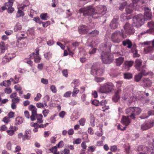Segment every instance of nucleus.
<instances>
[{"label": "nucleus", "instance_id": "nucleus-30", "mask_svg": "<svg viewBox=\"0 0 154 154\" xmlns=\"http://www.w3.org/2000/svg\"><path fill=\"white\" fill-rule=\"evenodd\" d=\"M22 28V25L18 23L15 25L14 28V32H17L19 30H20Z\"/></svg>", "mask_w": 154, "mask_h": 154}, {"label": "nucleus", "instance_id": "nucleus-58", "mask_svg": "<svg viewBox=\"0 0 154 154\" xmlns=\"http://www.w3.org/2000/svg\"><path fill=\"white\" fill-rule=\"evenodd\" d=\"M49 110L48 109H45L42 111V113L43 114L44 116L45 117L47 116V115L49 112Z\"/></svg>", "mask_w": 154, "mask_h": 154}, {"label": "nucleus", "instance_id": "nucleus-20", "mask_svg": "<svg viewBox=\"0 0 154 154\" xmlns=\"http://www.w3.org/2000/svg\"><path fill=\"white\" fill-rule=\"evenodd\" d=\"M128 116H123L121 120L122 123L125 126H128L130 123V120Z\"/></svg>", "mask_w": 154, "mask_h": 154}, {"label": "nucleus", "instance_id": "nucleus-15", "mask_svg": "<svg viewBox=\"0 0 154 154\" xmlns=\"http://www.w3.org/2000/svg\"><path fill=\"white\" fill-rule=\"evenodd\" d=\"M122 90L120 89H118L115 91L114 95L112 98V100L114 102H116L118 101L120 98V94Z\"/></svg>", "mask_w": 154, "mask_h": 154}, {"label": "nucleus", "instance_id": "nucleus-18", "mask_svg": "<svg viewBox=\"0 0 154 154\" xmlns=\"http://www.w3.org/2000/svg\"><path fill=\"white\" fill-rule=\"evenodd\" d=\"M88 31L89 29L88 27L84 25H82L79 27V32L80 34H85Z\"/></svg>", "mask_w": 154, "mask_h": 154}, {"label": "nucleus", "instance_id": "nucleus-4", "mask_svg": "<svg viewBox=\"0 0 154 154\" xmlns=\"http://www.w3.org/2000/svg\"><path fill=\"white\" fill-rule=\"evenodd\" d=\"M140 44L142 45H152L151 46L149 45L144 48V51L146 54L152 53L154 51V39L150 41L144 42Z\"/></svg>", "mask_w": 154, "mask_h": 154}, {"label": "nucleus", "instance_id": "nucleus-16", "mask_svg": "<svg viewBox=\"0 0 154 154\" xmlns=\"http://www.w3.org/2000/svg\"><path fill=\"white\" fill-rule=\"evenodd\" d=\"M144 15L143 17L144 19L146 20L151 19L152 17V13L148 7H145L144 8Z\"/></svg>", "mask_w": 154, "mask_h": 154}, {"label": "nucleus", "instance_id": "nucleus-46", "mask_svg": "<svg viewBox=\"0 0 154 154\" xmlns=\"http://www.w3.org/2000/svg\"><path fill=\"white\" fill-rule=\"evenodd\" d=\"M42 97V95L40 93H38L36 96L34 98V100L35 101H38Z\"/></svg>", "mask_w": 154, "mask_h": 154}, {"label": "nucleus", "instance_id": "nucleus-36", "mask_svg": "<svg viewBox=\"0 0 154 154\" xmlns=\"http://www.w3.org/2000/svg\"><path fill=\"white\" fill-rule=\"evenodd\" d=\"M95 72V74L97 76L102 75L103 72V70L102 69H97V70L94 69Z\"/></svg>", "mask_w": 154, "mask_h": 154}, {"label": "nucleus", "instance_id": "nucleus-8", "mask_svg": "<svg viewBox=\"0 0 154 154\" xmlns=\"http://www.w3.org/2000/svg\"><path fill=\"white\" fill-rule=\"evenodd\" d=\"M39 50L36 48L35 50V53L33 52L30 54V58L31 59H34V62L36 63L40 62L41 58L39 56Z\"/></svg>", "mask_w": 154, "mask_h": 154}, {"label": "nucleus", "instance_id": "nucleus-21", "mask_svg": "<svg viewBox=\"0 0 154 154\" xmlns=\"http://www.w3.org/2000/svg\"><path fill=\"white\" fill-rule=\"evenodd\" d=\"M17 130V127L11 126L9 128V129L6 131V132L8 134L11 136H12L14 134V132Z\"/></svg>", "mask_w": 154, "mask_h": 154}, {"label": "nucleus", "instance_id": "nucleus-1", "mask_svg": "<svg viewBox=\"0 0 154 154\" xmlns=\"http://www.w3.org/2000/svg\"><path fill=\"white\" fill-rule=\"evenodd\" d=\"M127 37L122 29L121 31H115L113 33L111 36V39L113 43L119 44L122 41V39H125Z\"/></svg>", "mask_w": 154, "mask_h": 154}, {"label": "nucleus", "instance_id": "nucleus-28", "mask_svg": "<svg viewBox=\"0 0 154 154\" xmlns=\"http://www.w3.org/2000/svg\"><path fill=\"white\" fill-rule=\"evenodd\" d=\"M134 62L133 61H126L124 65L126 68H129L131 67L134 64Z\"/></svg>", "mask_w": 154, "mask_h": 154}, {"label": "nucleus", "instance_id": "nucleus-55", "mask_svg": "<svg viewBox=\"0 0 154 154\" xmlns=\"http://www.w3.org/2000/svg\"><path fill=\"white\" fill-rule=\"evenodd\" d=\"M92 104L95 106H99L100 105L99 102L96 100H94L92 101Z\"/></svg>", "mask_w": 154, "mask_h": 154}, {"label": "nucleus", "instance_id": "nucleus-60", "mask_svg": "<svg viewBox=\"0 0 154 154\" xmlns=\"http://www.w3.org/2000/svg\"><path fill=\"white\" fill-rule=\"evenodd\" d=\"M62 73L63 75L66 77H67L68 76V73L67 69H65L63 70L62 71Z\"/></svg>", "mask_w": 154, "mask_h": 154}, {"label": "nucleus", "instance_id": "nucleus-50", "mask_svg": "<svg viewBox=\"0 0 154 154\" xmlns=\"http://www.w3.org/2000/svg\"><path fill=\"white\" fill-rule=\"evenodd\" d=\"M82 141V140L80 138H78L75 140L73 142V144H79Z\"/></svg>", "mask_w": 154, "mask_h": 154}, {"label": "nucleus", "instance_id": "nucleus-11", "mask_svg": "<svg viewBox=\"0 0 154 154\" xmlns=\"http://www.w3.org/2000/svg\"><path fill=\"white\" fill-rule=\"evenodd\" d=\"M134 21L136 20V22L139 23L140 25H141L144 21V18L142 14H139L133 17Z\"/></svg>", "mask_w": 154, "mask_h": 154}, {"label": "nucleus", "instance_id": "nucleus-9", "mask_svg": "<svg viewBox=\"0 0 154 154\" xmlns=\"http://www.w3.org/2000/svg\"><path fill=\"white\" fill-rule=\"evenodd\" d=\"M28 109L32 112V115L30 116L31 120L33 121L36 120V115L37 114V109L35 106L32 104L28 107Z\"/></svg>", "mask_w": 154, "mask_h": 154}, {"label": "nucleus", "instance_id": "nucleus-45", "mask_svg": "<svg viewBox=\"0 0 154 154\" xmlns=\"http://www.w3.org/2000/svg\"><path fill=\"white\" fill-rule=\"evenodd\" d=\"M104 79L103 77H97L95 78L94 80L97 82H102Z\"/></svg>", "mask_w": 154, "mask_h": 154}, {"label": "nucleus", "instance_id": "nucleus-12", "mask_svg": "<svg viewBox=\"0 0 154 154\" xmlns=\"http://www.w3.org/2000/svg\"><path fill=\"white\" fill-rule=\"evenodd\" d=\"M96 11L98 12L101 15L103 16L106 13L107 9L105 6L100 5L96 7Z\"/></svg>", "mask_w": 154, "mask_h": 154}, {"label": "nucleus", "instance_id": "nucleus-49", "mask_svg": "<svg viewBox=\"0 0 154 154\" xmlns=\"http://www.w3.org/2000/svg\"><path fill=\"white\" fill-rule=\"evenodd\" d=\"M72 93V92L70 91L66 92L64 94L63 97H69L70 96Z\"/></svg>", "mask_w": 154, "mask_h": 154}, {"label": "nucleus", "instance_id": "nucleus-47", "mask_svg": "<svg viewBox=\"0 0 154 154\" xmlns=\"http://www.w3.org/2000/svg\"><path fill=\"white\" fill-rule=\"evenodd\" d=\"M10 84V81L9 80L4 81L2 83L3 85L5 87L9 86Z\"/></svg>", "mask_w": 154, "mask_h": 154}, {"label": "nucleus", "instance_id": "nucleus-35", "mask_svg": "<svg viewBox=\"0 0 154 154\" xmlns=\"http://www.w3.org/2000/svg\"><path fill=\"white\" fill-rule=\"evenodd\" d=\"M23 119L20 117H17L16 119V125H19L23 122Z\"/></svg>", "mask_w": 154, "mask_h": 154}, {"label": "nucleus", "instance_id": "nucleus-13", "mask_svg": "<svg viewBox=\"0 0 154 154\" xmlns=\"http://www.w3.org/2000/svg\"><path fill=\"white\" fill-rule=\"evenodd\" d=\"M126 114L129 117L133 119H135V117L134 116L133 107H130L127 109L125 110Z\"/></svg>", "mask_w": 154, "mask_h": 154}, {"label": "nucleus", "instance_id": "nucleus-3", "mask_svg": "<svg viewBox=\"0 0 154 154\" xmlns=\"http://www.w3.org/2000/svg\"><path fill=\"white\" fill-rule=\"evenodd\" d=\"M8 2L5 3L4 5L0 8V12H2L7 10L8 13H12L14 11V8L12 7L15 0H8Z\"/></svg>", "mask_w": 154, "mask_h": 154}, {"label": "nucleus", "instance_id": "nucleus-24", "mask_svg": "<svg viewBox=\"0 0 154 154\" xmlns=\"http://www.w3.org/2000/svg\"><path fill=\"white\" fill-rule=\"evenodd\" d=\"M7 45L3 42H0V50L1 54H3L5 52V50L7 49Z\"/></svg>", "mask_w": 154, "mask_h": 154}, {"label": "nucleus", "instance_id": "nucleus-25", "mask_svg": "<svg viewBox=\"0 0 154 154\" xmlns=\"http://www.w3.org/2000/svg\"><path fill=\"white\" fill-rule=\"evenodd\" d=\"M142 82L145 87H150L152 84V82L148 78H144Z\"/></svg>", "mask_w": 154, "mask_h": 154}, {"label": "nucleus", "instance_id": "nucleus-42", "mask_svg": "<svg viewBox=\"0 0 154 154\" xmlns=\"http://www.w3.org/2000/svg\"><path fill=\"white\" fill-rule=\"evenodd\" d=\"M79 91V90L77 88H76V87H74L73 91L72 92V96L73 97L76 96L77 94L78 93Z\"/></svg>", "mask_w": 154, "mask_h": 154}, {"label": "nucleus", "instance_id": "nucleus-61", "mask_svg": "<svg viewBox=\"0 0 154 154\" xmlns=\"http://www.w3.org/2000/svg\"><path fill=\"white\" fill-rule=\"evenodd\" d=\"M42 23L43 26L44 27H46L50 24V22L48 21L45 22H42Z\"/></svg>", "mask_w": 154, "mask_h": 154}, {"label": "nucleus", "instance_id": "nucleus-59", "mask_svg": "<svg viewBox=\"0 0 154 154\" xmlns=\"http://www.w3.org/2000/svg\"><path fill=\"white\" fill-rule=\"evenodd\" d=\"M85 118H82L80 119L79 122L80 125L82 126H83L85 125Z\"/></svg>", "mask_w": 154, "mask_h": 154}, {"label": "nucleus", "instance_id": "nucleus-22", "mask_svg": "<svg viewBox=\"0 0 154 154\" xmlns=\"http://www.w3.org/2000/svg\"><path fill=\"white\" fill-rule=\"evenodd\" d=\"M132 3L133 5L131 4L130 5L126 6L125 10L127 14H130L131 13L134 9V7L137 5V3L134 4L133 2Z\"/></svg>", "mask_w": 154, "mask_h": 154}, {"label": "nucleus", "instance_id": "nucleus-19", "mask_svg": "<svg viewBox=\"0 0 154 154\" xmlns=\"http://www.w3.org/2000/svg\"><path fill=\"white\" fill-rule=\"evenodd\" d=\"M122 45L125 46H127V47L131 49L133 46V44L131 41L129 39L127 38L122 42Z\"/></svg>", "mask_w": 154, "mask_h": 154}, {"label": "nucleus", "instance_id": "nucleus-33", "mask_svg": "<svg viewBox=\"0 0 154 154\" xmlns=\"http://www.w3.org/2000/svg\"><path fill=\"white\" fill-rule=\"evenodd\" d=\"M132 75L131 74L128 72L124 73V78L125 79H130L132 78Z\"/></svg>", "mask_w": 154, "mask_h": 154}, {"label": "nucleus", "instance_id": "nucleus-48", "mask_svg": "<svg viewBox=\"0 0 154 154\" xmlns=\"http://www.w3.org/2000/svg\"><path fill=\"white\" fill-rule=\"evenodd\" d=\"M81 146L83 148V149H81L82 151H85L87 148V146L85 142H83L81 144Z\"/></svg>", "mask_w": 154, "mask_h": 154}, {"label": "nucleus", "instance_id": "nucleus-6", "mask_svg": "<svg viewBox=\"0 0 154 154\" xmlns=\"http://www.w3.org/2000/svg\"><path fill=\"white\" fill-rule=\"evenodd\" d=\"M123 27L125 30L124 33L126 35L127 34L128 35H130L134 32L135 30L133 26L128 22L126 23Z\"/></svg>", "mask_w": 154, "mask_h": 154}, {"label": "nucleus", "instance_id": "nucleus-40", "mask_svg": "<svg viewBox=\"0 0 154 154\" xmlns=\"http://www.w3.org/2000/svg\"><path fill=\"white\" fill-rule=\"evenodd\" d=\"M44 55L47 60H49L51 58L52 54L50 52H48L44 54Z\"/></svg>", "mask_w": 154, "mask_h": 154}, {"label": "nucleus", "instance_id": "nucleus-7", "mask_svg": "<svg viewBox=\"0 0 154 154\" xmlns=\"http://www.w3.org/2000/svg\"><path fill=\"white\" fill-rule=\"evenodd\" d=\"M103 54H104L101 55V58L103 63L109 64L112 62L113 59L112 56L109 55L107 52L103 53Z\"/></svg>", "mask_w": 154, "mask_h": 154}, {"label": "nucleus", "instance_id": "nucleus-34", "mask_svg": "<svg viewBox=\"0 0 154 154\" xmlns=\"http://www.w3.org/2000/svg\"><path fill=\"white\" fill-rule=\"evenodd\" d=\"M102 15L100 14L97 11H95L92 15V17L94 19H97L99 17H101Z\"/></svg>", "mask_w": 154, "mask_h": 154}, {"label": "nucleus", "instance_id": "nucleus-26", "mask_svg": "<svg viewBox=\"0 0 154 154\" xmlns=\"http://www.w3.org/2000/svg\"><path fill=\"white\" fill-rule=\"evenodd\" d=\"M124 57H121L116 59L115 61L116 65L118 66H120L124 61Z\"/></svg>", "mask_w": 154, "mask_h": 154}, {"label": "nucleus", "instance_id": "nucleus-43", "mask_svg": "<svg viewBox=\"0 0 154 154\" xmlns=\"http://www.w3.org/2000/svg\"><path fill=\"white\" fill-rule=\"evenodd\" d=\"M96 148L94 146H92L88 147V151L89 152H93L94 151Z\"/></svg>", "mask_w": 154, "mask_h": 154}, {"label": "nucleus", "instance_id": "nucleus-29", "mask_svg": "<svg viewBox=\"0 0 154 154\" xmlns=\"http://www.w3.org/2000/svg\"><path fill=\"white\" fill-rule=\"evenodd\" d=\"M134 116L139 115L141 112V109L139 107H133Z\"/></svg>", "mask_w": 154, "mask_h": 154}, {"label": "nucleus", "instance_id": "nucleus-41", "mask_svg": "<svg viewBox=\"0 0 154 154\" xmlns=\"http://www.w3.org/2000/svg\"><path fill=\"white\" fill-rule=\"evenodd\" d=\"M148 26L150 28L149 29L151 30V32L154 30L153 28H154V22L153 21L149 22L148 23Z\"/></svg>", "mask_w": 154, "mask_h": 154}, {"label": "nucleus", "instance_id": "nucleus-53", "mask_svg": "<svg viewBox=\"0 0 154 154\" xmlns=\"http://www.w3.org/2000/svg\"><path fill=\"white\" fill-rule=\"evenodd\" d=\"M2 121L5 123L7 124L10 121V119H9V118L8 117V116H6L3 118Z\"/></svg>", "mask_w": 154, "mask_h": 154}, {"label": "nucleus", "instance_id": "nucleus-31", "mask_svg": "<svg viewBox=\"0 0 154 154\" xmlns=\"http://www.w3.org/2000/svg\"><path fill=\"white\" fill-rule=\"evenodd\" d=\"M43 116L41 114H37L36 115V119H37V122L38 123H42L43 122V121L42 120Z\"/></svg>", "mask_w": 154, "mask_h": 154}, {"label": "nucleus", "instance_id": "nucleus-63", "mask_svg": "<svg viewBox=\"0 0 154 154\" xmlns=\"http://www.w3.org/2000/svg\"><path fill=\"white\" fill-rule=\"evenodd\" d=\"M137 47L136 44H134L133 45L132 48H131V51L132 52H134L137 51Z\"/></svg>", "mask_w": 154, "mask_h": 154}, {"label": "nucleus", "instance_id": "nucleus-14", "mask_svg": "<svg viewBox=\"0 0 154 154\" xmlns=\"http://www.w3.org/2000/svg\"><path fill=\"white\" fill-rule=\"evenodd\" d=\"M154 122H145L141 126V129L143 131L146 130L153 126Z\"/></svg>", "mask_w": 154, "mask_h": 154}, {"label": "nucleus", "instance_id": "nucleus-39", "mask_svg": "<svg viewBox=\"0 0 154 154\" xmlns=\"http://www.w3.org/2000/svg\"><path fill=\"white\" fill-rule=\"evenodd\" d=\"M99 33V32L97 30H95L89 33V35H90L92 36H96Z\"/></svg>", "mask_w": 154, "mask_h": 154}, {"label": "nucleus", "instance_id": "nucleus-27", "mask_svg": "<svg viewBox=\"0 0 154 154\" xmlns=\"http://www.w3.org/2000/svg\"><path fill=\"white\" fill-rule=\"evenodd\" d=\"M146 66L145 65H143L142 68H141V70L140 71V72L139 73L141 75H146L148 74V73L146 72Z\"/></svg>", "mask_w": 154, "mask_h": 154}, {"label": "nucleus", "instance_id": "nucleus-44", "mask_svg": "<svg viewBox=\"0 0 154 154\" xmlns=\"http://www.w3.org/2000/svg\"><path fill=\"white\" fill-rule=\"evenodd\" d=\"M40 17L42 20H46L48 17H47V13H42L40 14Z\"/></svg>", "mask_w": 154, "mask_h": 154}, {"label": "nucleus", "instance_id": "nucleus-2", "mask_svg": "<svg viewBox=\"0 0 154 154\" xmlns=\"http://www.w3.org/2000/svg\"><path fill=\"white\" fill-rule=\"evenodd\" d=\"M114 86L112 83L108 82L100 86L99 91L103 93H110L114 89Z\"/></svg>", "mask_w": 154, "mask_h": 154}, {"label": "nucleus", "instance_id": "nucleus-64", "mask_svg": "<svg viewBox=\"0 0 154 154\" xmlns=\"http://www.w3.org/2000/svg\"><path fill=\"white\" fill-rule=\"evenodd\" d=\"M66 114V112L64 111H62L59 114V116L62 118H63Z\"/></svg>", "mask_w": 154, "mask_h": 154}, {"label": "nucleus", "instance_id": "nucleus-51", "mask_svg": "<svg viewBox=\"0 0 154 154\" xmlns=\"http://www.w3.org/2000/svg\"><path fill=\"white\" fill-rule=\"evenodd\" d=\"M33 20L37 23H38L39 24L42 23V21L41 20L40 18L38 17L34 18Z\"/></svg>", "mask_w": 154, "mask_h": 154}, {"label": "nucleus", "instance_id": "nucleus-5", "mask_svg": "<svg viewBox=\"0 0 154 154\" xmlns=\"http://www.w3.org/2000/svg\"><path fill=\"white\" fill-rule=\"evenodd\" d=\"M95 11L96 9L91 6L81 8L79 10V12L83 13L84 16L92 15Z\"/></svg>", "mask_w": 154, "mask_h": 154}, {"label": "nucleus", "instance_id": "nucleus-37", "mask_svg": "<svg viewBox=\"0 0 154 154\" xmlns=\"http://www.w3.org/2000/svg\"><path fill=\"white\" fill-rule=\"evenodd\" d=\"M120 6L119 7V9L121 11L123 10L125 6L126 5L127 3L126 2H124L122 3H120Z\"/></svg>", "mask_w": 154, "mask_h": 154}, {"label": "nucleus", "instance_id": "nucleus-56", "mask_svg": "<svg viewBox=\"0 0 154 154\" xmlns=\"http://www.w3.org/2000/svg\"><path fill=\"white\" fill-rule=\"evenodd\" d=\"M12 91L11 89L10 88H6L5 89V92L7 94H10Z\"/></svg>", "mask_w": 154, "mask_h": 154}, {"label": "nucleus", "instance_id": "nucleus-52", "mask_svg": "<svg viewBox=\"0 0 154 154\" xmlns=\"http://www.w3.org/2000/svg\"><path fill=\"white\" fill-rule=\"evenodd\" d=\"M64 145V143L63 141H60L57 144V147L62 148Z\"/></svg>", "mask_w": 154, "mask_h": 154}, {"label": "nucleus", "instance_id": "nucleus-10", "mask_svg": "<svg viewBox=\"0 0 154 154\" xmlns=\"http://www.w3.org/2000/svg\"><path fill=\"white\" fill-rule=\"evenodd\" d=\"M26 34V32H19V33L17 35L19 37L17 39V42L19 43V45L20 44H21V46L20 47H22L26 45V43L25 42H23V43L22 44V42H21V40L26 37L27 36L25 35Z\"/></svg>", "mask_w": 154, "mask_h": 154}, {"label": "nucleus", "instance_id": "nucleus-23", "mask_svg": "<svg viewBox=\"0 0 154 154\" xmlns=\"http://www.w3.org/2000/svg\"><path fill=\"white\" fill-rule=\"evenodd\" d=\"M118 19L114 18L110 24V27L112 29H116L118 26V23L117 22Z\"/></svg>", "mask_w": 154, "mask_h": 154}, {"label": "nucleus", "instance_id": "nucleus-32", "mask_svg": "<svg viewBox=\"0 0 154 154\" xmlns=\"http://www.w3.org/2000/svg\"><path fill=\"white\" fill-rule=\"evenodd\" d=\"M22 10L21 9V8H18V11L16 14V16L17 17H20L24 16V14Z\"/></svg>", "mask_w": 154, "mask_h": 154}, {"label": "nucleus", "instance_id": "nucleus-54", "mask_svg": "<svg viewBox=\"0 0 154 154\" xmlns=\"http://www.w3.org/2000/svg\"><path fill=\"white\" fill-rule=\"evenodd\" d=\"M50 89L53 93H56L57 90L55 86L54 85H52L50 87Z\"/></svg>", "mask_w": 154, "mask_h": 154}, {"label": "nucleus", "instance_id": "nucleus-62", "mask_svg": "<svg viewBox=\"0 0 154 154\" xmlns=\"http://www.w3.org/2000/svg\"><path fill=\"white\" fill-rule=\"evenodd\" d=\"M20 100V99L18 97L12 99V103H18L19 102Z\"/></svg>", "mask_w": 154, "mask_h": 154}, {"label": "nucleus", "instance_id": "nucleus-17", "mask_svg": "<svg viewBox=\"0 0 154 154\" xmlns=\"http://www.w3.org/2000/svg\"><path fill=\"white\" fill-rule=\"evenodd\" d=\"M142 60L140 59H137L135 61V67L136 69L140 71L142 68Z\"/></svg>", "mask_w": 154, "mask_h": 154}, {"label": "nucleus", "instance_id": "nucleus-38", "mask_svg": "<svg viewBox=\"0 0 154 154\" xmlns=\"http://www.w3.org/2000/svg\"><path fill=\"white\" fill-rule=\"evenodd\" d=\"M142 76L139 73L136 75L134 77V80L137 82H139L141 79Z\"/></svg>", "mask_w": 154, "mask_h": 154}, {"label": "nucleus", "instance_id": "nucleus-57", "mask_svg": "<svg viewBox=\"0 0 154 154\" xmlns=\"http://www.w3.org/2000/svg\"><path fill=\"white\" fill-rule=\"evenodd\" d=\"M72 83L75 85V86L74 87H76L77 86H79L80 84L79 81L76 79H74Z\"/></svg>", "mask_w": 154, "mask_h": 154}]
</instances>
